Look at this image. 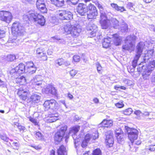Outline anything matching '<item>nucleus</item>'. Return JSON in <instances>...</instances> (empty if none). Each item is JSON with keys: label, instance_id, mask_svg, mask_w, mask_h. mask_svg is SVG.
Returning <instances> with one entry per match:
<instances>
[{"label": "nucleus", "instance_id": "32", "mask_svg": "<svg viewBox=\"0 0 155 155\" xmlns=\"http://www.w3.org/2000/svg\"><path fill=\"white\" fill-rule=\"evenodd\" d=\"M137 54L135 56H137H137L138 58H140L143 52V49L140 46H139L137 47Z\"/></svg>", "mask_w": 155, "mask_h": 155}, {"label": "nucleus", "instance_id": "23", "mask_svg": "<svg viewBox=\"0 0 155 155\" xmlns=\"http://www.w3.org/2000/svg\"><path fill=\"white\" fill-rule=\"evenodd\" d=\"M91 139V135L89 134H86L82 140L81 145L83 147H85L87 146L88 144Z\"/></svg>", "mask_w": 155, "mask_h": 155}, {"label": "nucleus", "instance_id": "52", "mask_svg": "<svg viewBox=\"0 0 155 155\" xmlns=\"http://www.w3.org/2000/svg\"><path fill=\"white\" fill-rule=\"evenodd\" d=\"M134 5L133 3L132 2H129L127 4V6L128 8L131 9L132 8H133Z\"/></svg>", "mask_w": 155, "mask_h": 155}, {"label": "nucleus", "instance_id": "43", "mask_svg": "<svg viewBox=\"0 0 155 155\" xmlns=\"http://www.w3.org/2000/svg\"><path fill=\"white\" fill-rule=\"evenodd\" d=\"M154 51L153 49L148 50L146 54L147 56L150 58L152 57Z\"/></svg>", "mask_w": 155, "mask_h": 155}, {"label": "nucleus", "instance_id": "36", "mask_svg": "<svg viewBox=\"0 0 155 155\" xmlns=\"http://www.w3.org/2000/svg\"><path fill=\"white\" fill-rule=\"evenodd\" d=\"M28 118L29 119V120L32 123H33L35 125V126H39V122L37 121L36 119L35 118H32L31 117H28Z\"/></svg>", "mask_w": 155, "mask_h": 155}, {"label": "nucleus", "instance_id": "27", "mask_svg": "<svg viewBox=\"0 0 155 155\" xmlns=\"http://www.w3.org/2000/svg\"><path fill=\"white\" fill-rule=\"evenodd\" d=\"M115 134L117 139L118 142H121L125 137V134L121 130L119 132H115Z\"/></svg>", "mask_w": 155, "mask_h": 155}, {"label": "nucleus", "instance_id": "4", "mask_svg": "<svg viewBox=\"0 0 155 155\" xmlns=\"http://www.w3.org/2000/svg\"><path fill=\"white\" fill-rule=\"evenodd\" d=\"M24 17L25 18L27 19L29 21L36 22L41 26H44L45 23L44 16L37 12H28L24 15Z\"/></svg>", "mask_w": 155, "mask_h": 155}, {"label": "nucleus", "instance_id": "29", "mask_svg": "<svg viewBox=\"0 0 155 155\" xmlns=\"http://www.w3.org/2000/svg\"><path fill=\"white\" fill-rule=\"evenodd\" d=\"M30 98L31 100L30 101H31L32 103H37L39 101L40 99V97L39 95L34 94L30 96Z\"/></svg>", "mask_w": 155, "mask_h": 155}, {"label": "nucleus", "instance_id": "46", "mask_svg": "<svg viewBox=\"0 0 155 155\" xmlns=\"http://www.w3.org/2000/svg\"><path fill=\"white\" fill-rule=\"evenodd\" d=\"M148 150L152 152L155 151V144L150 145L149 146Z\"/></svg>", "mask_w": 155, "mask_h": 155}, {"label": "nucleus", "instance_id": "5", "mask_svg": "<svg viewBox=\"0 0 155 155\" xmlns=\"http://www.w3.org/2000/svg\"><path fill=\"white\" fill-rule=\"evenodd\" d=\"M17 94L20 100L25 101L28 100L31 95L29 90L24 87H21L17 89Z\"/></svg>", "mask_w": 155, "mask_h": 155}, {"label": "nucleus", "instance_id": "35", "mask_svg": "<svg viewBox=\"0 0 155 155\" xmlns=\"http://www.w3.org/2000/svg\"><path fill=\"white\" fill-rule=\"evenodd\" d=\"M139 59V58H138L137 57V56H135L132 63V65L133 67L134 68H136L137 65V62Z\"/></svg>", "mask_w": 155, "mask_h": 155}, {"label": "nucleus", "instance_id": "2", "mask_svg": "<svg viewBox=\"0 0 155 155\" xmlns=\"http://www.w3.org/2000/svg\"><path fill=\"white\" fill-rule=\"evenodd\" d=\"M76 10L77 12L81 16L85 15L87 12H88L87 14V18L91 20L96 19L98 15L97 8L94 4L91 3L87 6L84 3H79L77 7Z\"/></svg>", "mask_w": 155, "mask_h": 155}, {"label": "nucleus", "instance_id": "21", "mask_svg": "<svg viewBox=\"0 0 155 155\" xmlns=\"http://www.w3.org/2000/svg\"><path fill=\"white\" fill-rule=\"evenodd\" d=\"M14 82L16 84L20 85H23L26 84L27 80L25 76L23 75L18 76L14 80Z\"/></svg>", "mask_w": 155, "mask_h": 155}, {"label": "nucleus", "instance_id": "53", "mask_svg": "<svg viewBox=\"0 0 155 155\" xmlns=\"http://www.w3.org/2000/svg\"><path fill=\"white\" fill-rule=\"evenodd\" d=\"M96 5L97 8L99 10H100L101 9H103V6L101 4H100L99 2H97V3L96 4Z\"/></svg>", "mask_w": 155, "mask_h": 155}, {"label": "nucleus", "instance_id": "48", "mask_svg": "<svg viewBox=\"0 0 155 155\" xmlns=\"http://www.w3.org/2000/svg\"><path fill=\"white\" fill-rule=\"evenodd\" d=\"M17 127L20 131L24 132L25 130V127L20 125H18L17 126Z\"/></svg>", "mask_w": 155, "mask_h": 155}, {"label": "nucleus", "instance_id": "64", "mask_svg": "<svg viewBox=\"0 0 155 155\" xmlns=\"http://www.w3.org/2000/svg\"><path fill=\"white\" fill-rule=\"evenodd\" d=\"M142 67L143 66H142L141 67H139L137 68V71L138 72H140L141 71L142 69Z\"/></svg>", "mask_w": 155, "mask_h": 155}, {"label": "nucleus", "instance_id": "60", "mask_svg": "<svg viewBox=\"0 0 155 155\" xmlns=\"http://www.w3.org/2000/svg\"><path fill=\"white\" fill-rule=\"evenodd\" d=\"M68 97H69L70 99H72L73 98V96L72 94L70 93H68Z\"/></svg>", "mask_w": 155, "mask_h": 155}, {"label": "nucleus", "instance_id": "59", "mask_svg": "<svg viewBox=\"0 0 155 155\" xmlns=\"http://www.w3.org/2000/svg\"><path fill=\"white\" fill-rule=\"evenodd\" d=\"M93 101L95 103H99V101L98 99L97 98H94L93 99Z\"/></svg>", "mask_w": 155, "mask_h": 155}, {"label": "nucleus", "instance_id": "14", "mask_svg": "<svg viewBox=\"0 0 155 155\" xmlns=\"http://www.w3.org/2000/svg\"><path fill=\"white\" fill-rule=\"evenodd\" d=\"M100 19L99 23L103 29H107L109 25L110 20L107 18L105 13H101L100 14Z\"/></svg>", "mask_w": 155, "mask_h": 155}, {"label": "nucleus", "instance_id": "6", "mask_svg": "<svg viewBox=\"0 0 155 155\" xmlns=\"http://www.w3.org/2000/svg\"><path fill=\"white\" fill-rule=\"evenodd\" d=\"M45 110L51 109L53 111H56L58 109L59 105L57 101L52 99L46 100L43 104Z\"/></svg>", "mask_w": 155, "mask_h": 155}, {"label": "nucleus", "instance_id": "45", "mask_svg": "<svg viewBox=\"0 0 155 155\" xmlns=\"http://www.w3.org/2000/svg\"><path fill=\"white\" fill-rule=\"evenodd\" d=\"M78 73V71L74 69H72L70 71V75L72 77H74Z\"/></svg>", "mask_w": 155, "mask_h": 155}, {"label": "nucleus", "instance_id": "58", "mask_svg": "<svg viewBox=\"0 0 155 155\" xmlns=\"http://www.w3.org/2000/svg\"><path fill=\"white\" fill-rule=\"evenodd\" d=\"M49 155H56L55 150L52 149L50 150Z\"/></svg>", "mask_w": 155, "mask_h": 155}, {"label": "nucleus", "instance_id": "50", "mask_svg": "<svg viewBox=\"0 0 155 155\" xmlns=\"http://www.w3.org/2000/svg\"><path fill=\"white\" fill-rule=\"evenodd\" d=\"M119 26V22L118 21H116L113 24V27L114 28H118Z\"/></svg>", "mask_w": 155, "mask_h": 155}, {"label": "nucleus", "instance_id": "41", "mask_svg": "<svg viewBox=\"0 0 155 155\" xmlns=\"http://www.w3.org/2000/svg\"><path fill=\"white\" fill-rule=\"evenodd\" d=\"M0 137L2 140L5 142H7L8 141L9 139L5 134H0Z\"/></svg>", "mask_w": 155, "mask_h": 155}, {"label": "nucleus", "instance_id": "39", "mask_svg": "<svg viewBox=\"0 0 155 155\" xmlns=\"http://www.w3.org/2000/svg\"><path fill=\"white\" fill-rule=\"evenodd\" d=\"M115 105L117 108H121L124 107V104L122 101H119L115 103Z\"/></svg>", "mask_w": 155, "mask_h": 155}, {"label": "nucleus", "instance_id": "7", "mask_svg": "<svg viewBox=\"0 0 155 155\" xmlns=\"http://www.w3.org/2000/svg\"><path fill=\"white\" fill-rule=\"evenodd\" d=\"M155 68V61H150L142 74L143 79L147 80L149 79L150 76Z\"/></svg>", "mask_w": 155, "mask_h": 155}, {"label": "nucleus", "instance_id": "24", "mask_svg": "<svg viewBox=\"0 0 155 155\" xmlns=\"http://www.w3.org/2000/svg\"><path fill=\"white\" fill-rule=\"evenodd\" d=\"M111 40L110 38L109 37H107L106 38H104L102 42L103 47L106 48L110 47L111 44Z\"/></svg>", "mask_w": 155, "mask_h": 155}, {"label": "nucleus", "instance_id": "13", "mask_svg": "<svg viewBox=\"0 0 155 155\" xmlns=\"http://www.w3.org/2000/svg\"><path fill=\"white\" fill-rule=\"evenodd\" d=\"M23 30V28L19 22H15L13 23L11 27V31L14 35L22 34Z\"/></svg>", "mask_w": 155, "mask_h": 155}, {"label": "nucleus", "instance_id": "8", "mask_svg": "<svg viewBox=\"0 0 155 155\" xmlns=\"http://www.w3.org/2000/svg\"><path fill=\"white\" fill-rule=\"evenodd\" d=\"M25 66L24 64L21 63H19L18 65L12 68L10 71V74L12 76L15 75H20L26 72H25Z\"/></svg>", "mask_w": 155, "mask_h": 155}, {"label": "nucleus", "instance_id": "26", "mask_svg": "<svg viewBox=\"0 0 155 155\" xmlns=\"http://www.w3.org/2000/svg\"><path fill=\"white\" fill-rule=\"evenodd\" d=\"M51 3L58 7L63 6L64 4V0H50Z\"/></svg>", "mask_w": 155, "mask_h": 155}, {"label": "nucleus", "instance_id": "31", "mask_svg": "<svg viewBox=\"0 0 155 155\" xmlns=\"http://www.w3.org/2000/svg\"><path fill=\"white\" fill-rule=\"evenodd\" d=\"M87 30L91 31L90 32V34L91 35V37H93L96 35L97 30L95 27L91 26L89 27V28L87 29Z\"/></svg>", "mask_w": 155, "mask_h": 155}, {"label": "nucleus", "instance_id": "34", "mask_svg": "<svg viewBox=\"0 0 155 155\" xmlns=\"http://www.w3.org/2000/svg\"><path fill=\"white\" fill-rule=\"evenodd\" d=\"M64 62V60L62 58H58L55 61V65H58L59 66H61L63 65Z\"/></svg>", "mask_w": 155, "mask_h": 155}, {"label": "nucleus", "instance_id": "54", "mask_svg": "<svg viewBox=\"0 0 155 155\" xmlns=\"http://www.w3.org/2000/svg\"><path fill=\"white\" fill-rule=\"evenodd\" d=\"M122 48L124 50H128L130 49V48L127 45H124L122 47Z\"/></svg>", "mask_w": 155, "mask_h": 155}, {"label": "nucleus", "instance_id": "10", "mask_svg": "<svg viewBox=\"0 0 155 155\" xmlns=\"http://www.w3.org/2000/svg\"><path fill=\"white\" fill-rule=\"evenodd\" d=\"M57 15L59 19L61 20H69L73 19L72 13L64 10H59Z\"/></svg>", "mask_w": 155, "mask_h": 155}, {"label": "nucleus", "instance_id": "1", "mask_svg": "<svg viewBox=\"0 0 155 155\" xmlns=\"http://www.w3.org/2000/svg\"><path fill=\"white\" fill-rule=\"evenodd\" d=\"M58 130L55 133L54 138L55 142L59 143L65 137L66 139L69 137V135L72 134L74 135L79 131L80 129L79 126H74L71 128L68 133V135L65 136L68 132V127L65 125H60L58 127Z\"/></svg>", "mask_w": 155, "mask_h": 155}, {"label": "nucleus", "instance_id": "47", "mask_svg": "<svg viewBox=\"0 0 155 155\" xmlns=\"http://www.w3.org/2000/svg\"><path fill=\"white\" fill-rule=\"evenodd\" d=\"M135 68H134L133 67L132 68H131V66H128L127 67V71L130 73H132L134 72Z\"/></svg>", "mask_w": 155, "mask_h": 155}, {"label": "nucleus", "instance_id": "49", "mask_svg": "<svg viewBox=\"0 0 155 155\" xmlns=\"http://www.w3.org/2000/svg\"><path fill=\"white\" fill-rule=\"evenodd\" d=\"M67 2H71L73 5H75L79 1V0H66Z\"/></svg>", "mask_w": 155, "mask_h": 155}, {"label": "nucleus", "instance_id": "42", "mask_svg": "<svg viewBox=\"0 0 155 155\" xmlns=\"http://www.w3.org/2000/svg\"><path fill=\"white\" fill-rule=\"evenodd\" d=\"M97 68L98 72L100 74H101L103 71V70L102 67L99 63H98L97 64Z\"/></svg>", "mask_w": 155, "mask_h": 155}, {"label": "nucleus", "instance_id": "63", "mask_svg": "<svg viewBox=\"0 0 155 155\" xmlns=\"http://www.w3.org/2000/svg\"><path fill=\"white\" fill-rule=\"evenodd\" d=\"M114 88L116 90H118L119 88H120V86H118L117 85H115L114 87Z\"/></svg>", "mask_w": 155, "mask_h": 155}, {"label": "nucleus", "instance_id": "20", "mask_svg": "<svg viewBox=\"0 0 155 155\" xmlns=\"http://www.w3.org/2000/svg\"><path fill=\"white\" fill-rule=\"evenodd\" d=\"M53 113L49 114L47 120L48 122L51 123L56 121L58 119V115L56 111H53Z\"/></svg>", "mask_w": 155, "mask_h": 155}, {"label": "nucleus", "instance_id": "51", "mask_svg": "<svg viewBox=\"0 0 155 155\" xmlns=\"http://www.w3.org/2000/svg\"><path fill=\"white\" fill-rule=\"evenodd\" d=\"M30 147L34 148L35 149L39 150H41V147L39 145H31Z\"/></svg>", "mask_w": 155, "mask_h": 155}, {"label": "nucleus", "instance_id": "12", "mask_svg": "<svg viewBox=\"0 0 155 155\" xmlns=\"http://www.w3.org/2000/svg\"><path fill=\"white\" fill-rule=\"evenodd\" d=\"M43 91L48 95H51L56 97L58 96L57 89L51 84H48L47 87L43 89Z\"/></svg>", "mask_w": 155, "mask_h": 155}, {"label": "nucleus", "instance_id": "28", "mask_svg": "<svg viewBox=\"0 0 155 155\" xmlns=\"http://www.w3.org/2000/svg\"><path fill=\"white\" fill-rule=\"evenodd\" d=\"M110 5L112 8L115 9L117 11H119L121 12L126 11L125 9L123 6H119L116 4L112 3L110 4Z\"/></svg>", "mask_w": 155, "mask_h": 155}, {"label": "nucleus", "instance_id": "18", "mask_svg": "<svg viewBox=\"0 0 155 155\" xmlns=\"http://www.w3.org/2000/svg\"><path fill=\"white\" fill-rule=\"evenodd\" d=\"M37 8L42 13H46L47 9L43 0H37L36 3Z\"/></svg>", "mask_w": 155, "mask_h": 155}, {"label": "nucleus", "instance_id": "55", "mask_svg": "<svg viewBox=\"0 0 155 155\" xmlns=\"http://www.w3.org/2000/svg\"><path fill=\"white\" fill-rule=\"evenodd\" d=\"M5 31L0 29V38H2L4 37Z\"/></svg>", "mask_w": 155, "mask_h": 155}, {"label": "nucleus", "instance_id": "33", "mask_svg": "<svg viewBox=\"0 0 155 155\" xmlns=\"http://www.w3.org/2000/svg\"><path fill=\"white\" fill-rule=\"evenodd\" d=\"M123 113L126 115H129L131 114L133 112V110L132 108H129L127 109H126L125 110H123L122 111Z\"/></svg>", "mask_w": 155, "mask_h": 155}, {"label": "nucleus", "instance_id": "19", "mask_svg": "<svg viewBox=\"0 0 155 155\" xmlns=\"http://www.w3.org/2000/svg\"><path fill=\"white\" fill-rule=\"evenodd\" d=\"M114 143L113 136L110 134L107 135L105 140V143L106 147H112Z\"/></svg>", "mask_w": 155, "mask_h": 155}, {"label": "nucleus", "instance_id": "62", "mask_svg": "<svg viewBox=\"0 0 155 155\" xmlns=\"http://www.w3.org/2000/svg\"><path fill=\"white\" fill-rule=\"evenodd\" d=\"M153 0H143V2L146 3H150Z\"/></svg>", "mask_w": 155, "mask_h": 155}, {"label": "nucleus", "instance_id": "25", "mask_svg": "<svg viewBox=\"0 0 155 155\" xmlns=\"http://www.w3.org/2000/svg\"><path fill=\"white\" fill-rule=\"evenodd\" d=\"M112 37L114 40L113 44L116 46L119 45L121 44V39L119 35L117 33L113 34Z\"/></svg>", "mask_w": 155, "mask_h": 155}, {"label": "nucleus", "instance_id": "9", "mask_svg": "<svg viewBox=\"0 0 155 155\" xmlns=\"http://www.w3.org/2000/svg\"><path fill=\"white\" fill-rule=\"evenodd\" d=\"M13 18L12 13L8 11H0V20L7 23L11 22Z\"/></svg>", "mask_w": 155, "mask_h": 155}, {"label": "nucleus", "instance_id": "16", "mask_svg": "<svg viewBox=\"0 0 155 155\" xmlns=\"http://www.w3.org/2000/svg\"><path fill=\"white\" fill-rule=\"evenodd\" d=\"M36 55L37 58L40 61H44L47 60L46 53L43 49L38 48L36 51Z\"/></svg>", "mask_w": 155, "mask_h": 155}, {"label": "nucleus", "instance_id": "30", "mask_svg": "<svg viewBox=\"0 0 155 155\" xmlns=\"http://www.w3.org/2000/svg\"><path fill=\"white\" fill-rule=\"evenodd\" d=\"M16 59V55L13 54H8L6 57V60L8 62H12Z\"/></svg>", "mask_w": 155, "mask_h": 155}, {"label": "nucleus", "instance_id": "15", "mask_svg": "<svg viewBox=\"0 0 155 155\" xmlns=\"http://www.w3.org/2000/svg\"><path fill=\"white\" fill-rule=\"evenodd\" d=\"M114 124V121L112 119H104L99 124L100 127L103 128H109L112 127Z\"/></svg>", "mask_w": 155, "mask_h": 155}, {"label": "nucleus", "instance_id": "61", "mask_svg": "<svg viewBox=\"0 0 155 155\" xmlns=\"http://www.w3.org/2000/svg\"><path fill=\"white\" fill-rule=\"evenodd\" d=\"M4 81H2L0 79V87L3 86L4 85Z\"/></svg>", "mask_w": 155, "mask_h": 155}, {"label": "nucleus", "instance_id": "57", "mask_svg": "<svg viewBox=\"0 0 155 155\" xmlns=\"http://www.w3.org/2000/svg\"><path fill=\"white\" fill-rule=\"evenodd\" d=\"M141 141L140 140H137V141H135V145H139L141 144Z\"/></svg>", "mask_w": 155, "mask_h": 155}, {"label": "nucleus", "instance_id": "44", "mask_svg": "<svg viewBox=\"0 0 155 155\" xmlns=\"http://www.w3.org/2000/svg\"><path fill=\"white\" fill-rule=\"evenodd\" d=\"M128 30V25L127 24H124L121 27V30L124 32H127Z\"/></svg>", "mask_w": 155, "mask_h": 155}, {"label": "nucleus", "instance_id": "22", "mask_svg": "<svg viewBox=\"0 0 155 155\" xmlns=\"http://www.w3.org/2000/svg\"><path fill=\"white\" fill-rule=\"evenodd\" d=\"M57 155H67V150L66 146L61 144L60 146L57 150Z\"/></svg>", "mask_w": 155, "mask_h": 155}, {"label": "nucleus", "instance_id": "56", "mask_svg": "<svg viewBox=\"0 0 155 155\" xmlns=\"http://www.w3.org/2000/svg\"><path fill=\"white\" fill-rule=\"evenodd\" d=\"M134 113L136 115L139 116L141 113V112L140 110H136L134 111Z\"/></svg>", "mask_w": 155, "mask_h": 155}, {"label": "nucleus", "instance_id": "40", "mask_svg": "<svg viewBox=\"0 0 155 155\" xmlns=\"http://www.w3.org/2000/svg\"><path fill=\"white\" fill-rule=\"evenodd\" d=\"M92 155H101V152L99 149L97 148L93 152Z\"/></svg>", "mask_w": 155, "mask_h": 155}, {"label": "nucleus", "instance_id": "38", "mask_svg": "<svg viewBox=\"0 0 155 155\" xmlns=\"http://www.w3.org/2000/svg\"><path fill=\"white\" fill-rule=\"evenodd\" d=\"M35 137L39 140H42L43 137L42 134L39 131L36 132L35 134Z\"/></svg>", "mask_w": 155, "mask_h": 155}, {"label": "nucleus", "instance_id": "11", "mask_svg": "<svg viewBox=\"0 0 155 155\" xmlns=\"http://www.w3.org/2000/svg\"><path fill=\"white\" fill-rule=\"evenodd\" d=\"M65 32L67 35L71 34L73 37L78 36L79 33L76 27L71 25H66L64 27Z\"/></svg>", "mask_w": 155, "mask_h": 155}, {"label": "nucleus", "instance_id": "37", "mask_svg": "<svg viewBox=\"0 0 155 155\" xmlns=\"http://www.w3.org/2000/svg\"><path fill=\"white\" fill-rule=\"evenodd\" d=\"M81 60L80 56L78 54H75L73 57L72 61L74 62H78Z\"/></svg>", "mask_w": 155, "mask_h": 155}, {"label": "nucleus", "instance_id": "3", "mask_svg": "<svg viewBox=\"0 0 155 155\" xmlns=\"http://www.w3.org/2000/svg\"><path fill=\"white\" fill-rule=\"evenodd\" d=\"M124 128L125 132L127 135L128 139L131 142V144L129 145V150L131 151L135 152L137 147L134 146V143L138 138L139 132L137 129L133 127H130L128 126H125Z\"/></svg>", "mask_w": 155, "mask_h": 155}, {"label": "nucleus", "instance_id": "17", "mask_svg": "<svg viewBox=\"0 0 155 155\" xmlns=\"http://www.w3.org/2000/svg\"><path fill=\"white\" fill-rule=\"evenodd\" d=\"M25 69L26 72L33 74L37 70V68L34 63L31 61H28L26 62Z\"/></svg>", "mask_w": 155, "mask_h": 155}]
</instances>
